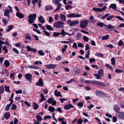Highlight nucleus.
Masks as SVG:
<instances>
[{"label": "nucleus", "instance_id": "nucleus-1", "mask_svg": "<svg viewBox=\"0 0 124 124\" xmlns=\"http://www.w3.org/2000/svg\"><path fill=\"white\" fill-rule=\"evenodd\" d=\"M63 22L61 21H58L56 22L53 25L54 27L57 28H60L61 29H63L64 28Z\"/></svg>", "mask_w": 124, "mask_h": 124}, {"label": "nucleus", "instance_id": "nucleus-2", "mask_svg": "<svg viewBox=\"0 0 124 124\" xmlns=\"http://www.w3.org/2000/svg\"><path fill=\"white\" fill-rule=\"evenodd\" d=\"M36 16V14H33L30 15L28 17L29 19L28 21L30 23H33L34 20H35Z\"/></svg>", "mask_w": 124, "mask_h": 124}, {"label": "nucleus", "instance_id": "nucleus-3", "mask_svg": "<svg viewBox=\"0 0 124 124\" xmlns=\"http://www.w3.org/2000/svg\"><path fill=\"white\" fill-rule=\"evenodd\" d=\"M88 23V22L87 20H82L80 22V26L83 29L85 28Z\"/></svg>", "mask_w": 124, "mask_h": 124}, {"label": "nucleus", "instance_id": "nucleus-4", "mask_svg": "<svg viewBox=\"0 0 124 124\" xmlns=\"http://www.w3.org/2000/svg\"><path fill=\"white\" fill-rule=\"evenodd\" d=\"M107 8V7L106 6H104L101 8H93V10L96 11L98 12H101L103 11H105Z\"/></svg>", "mask_w": 124, "mask_h": 124}, {"label": "nucleus", "instance_id": "nucleus-5", "mask_svg": "<svg viewBox=\"0 0 124 124\" xmlns=\"http://www.w3.org/2000/svg\"><path fill=\"white\" fill-rule=\"evenodd\" d=\"M26 48L28 51L36 52H37V49L36 48H32L29 46H27L26 47Z\"/></svg>", "mask_w": 124, "mask_h": 124}, {"label": "nucleus", "instance_id": "nucleus-6", "mask_svg": "<svg viewBox=\"0 0 124 124\" xmlns=\"http://www.w3.org/2000/svg\"><path fill=\"white\" fill-rule=\"evenodd\" d=\"M25 78L27 80L29 81L30 83L31 82L32 75L30 74L27 73L25 75Z\"/></svg>", "mask_w": 124, "mask_h": 124}, {"label": "nucleus", "instance_id": "nucleus-7", "mask_svg": "<svg viewBox=\"0 0 124 124\" xmlns=\"http://www.w3.org/2000/svg\"><path fill=\"white\" fill-rule=\"evenodd\" d=\"M45 66L46 68L49 69H51L54 68L56 66L55 64H51L46 65Z\"/></svg>", "mask_w": 124, "mask_h": 124}, {"label": "nucleus", "instance_id": "nucleus-8", "mask_svg": "<svg viewBox=\"0 0 124 124\" xmlns=\"http://www.w3.org/2000/svg\"><path fill=\"white\" fill-rule=\"evenodd\" d=\"M36 85L39 86H43V82L42 79L40 78L38 81L36 83Z\"/></svg>", "mask_w": 124, "mask_h": 124}, {"label": "nucleus", "instance_id": "nucleus-9", "mask_svg": "<svg viewBox=\"0 0 124 124\" xmlns=\"http://www.w3.org/2000/svg\"><path fill=\"white\" fill-rule=\"evenodd\" d=\"M96 95L98 96L102 97L103 96V95L104 94V93L100 91H97L95 92Z\"/></svg>", "mask_w": 124, "mask_h": 124}, {"label": "nucleus", "instance_id": "nucleus-10", "mask_svg": "<svg viewBox=\"0 0 124 124\" xmlns=\"http://www.w3.org/2000/svg\"><path fill=\"white\" fill-rule=\"evenodd\" d=\"M79 23V21L78 20L73 21L70 24L71 26H74L78 24Z\"/></svg>", "mask_w": 124, "mask_h": 124}, {"label": "nucleus", "instance_id": "nucleus-11", "mask_svg": "<svg viewBox=\"0 0 124 124\" xmlns=\"http://www.w3.org/2000/svg\"><path fill=\"white\" fill-rule=\"evenodd\" d=\"M74 107V106L72 105L69 104H67L64 106V108L66 110H69L70 109V108H73Z\"/></svg>", "mask_w": 124, "mask_h": 124}, {"label": "nucleus", "instance_id": "nucleus-12", "mask_svg": "<svg viewBox=\"0 0 124 124\" xmlns=\"http://www.w3.org/2000/svg\"><path fill=\"white\" fill-rule=\"evenodd\" d=\"M109 7L111 8L114 11H116L117 10V6L115 3L111 4L109 6Z\"/></svg>", "mask_w": 124, "mask_h": 124}, {"label": "nucleus", "instance_id": "nucleus-13", "mask_svg": "<svg viewBox=\"0 0 124 124\" xmlns=\"http://www.w3.org/2000/svg\"><path fill=\"white\" fill-rule=\"evenodd\" d=\"M39 21L41 23H43L45 22V20L42 16H40L38 18Z\"/></svg>", "mask_w": 124, "mask_h": 124}, {"label": "nucleus", "instance_id": "nucleus-14", "mask_svg": "<svg viewBox=\"0 0 124 124\" xmlns=\"http://www.w3.org/2000/svg\"><path fill=\"white\" fill-rule=\"evenodd\" d=\"M25 38L26 39H29V41H31L32 40L31 39V37L30 34L28 33H26L24 34Z\"/></svg>", "mask_w": 124, "mask_h": 124}, {"label": "nucleus", "instance_id": "nucleus-15", "mask_svg": "<svg viewBox=\"0 0 124 124\" xmlns=\"http://www.w3.org/2000/svg\"><path fill=\"white\" fill-rule=\"evenodd\" d=\"M117 116L120 118H124V113L123 112H119L117 114Z\"/></svg>", "mask_w": 124, "mask_h": 124}, {"label": "nucleus", "instance_id": "nucleus-16", "mask_svg": "<svg viewBox=\"0 0 124 124\" xmlns=\"http://www.w3.org/2000/svg\"><path fill=\"white\" fill-rule=\"evenodd\" d=\"M27 68L34 69H39V67H38L31 65L27 66Z\"/></svg>", "mask_w": 124, "mask_h": 124}, {"label": "nucleus", "instance_id": "nucleus-17", "mask_svg": "<svg viewBox=\"0 0 124 124\" xmlns=\"http://www.w3.org/2000/svg\"><path fill=\"white\" fill-rule=\"evenodd\" d=\"M16 15L17 17L20 18H23L24 17V15L20 12L16 13Z\"/></svg>", "mask_w": 124, "mask_h": 124}, {"label": "nucleus", "instance_id": "nucleus-18", "mask_svg": "<svg viewBox=\"0 0 124 124\" xmlns=\"http://www.w3.org/2000/svg\"><path fill=\"white\" fill-rule=\"evenodd\" d=\"M61 20L64 22L66 21V16L63 14H61L60 17Z\"/></svg>", "mask_w": 124, "mask_h": 124}, {"label": "nucleus", "instance_id": "nucleus-19", "mask_svg": "<svg viewBox=\"0 0 124 124\" xmlns=\"http://www.w3.org/2000/svg\"><path fill=\"white\" fill-rule=\"evenodd\" d=\"M54 95L56 96L62 97V95L60 94V92L59 91L58 92L57 90H56L55 91Z\"/></svg>", "mask_w": 124, "mask_h": 124}, {"label": "nucleus", "instance_id": "nucleus-20", "mask_svg": "<svg viewBox=\"0 0 124 124\" xmlns=\"http://www.w3.org/2000/svg\"><path fill=\"white\" fill-rule=\"evenodd\" d=\"M10 116V114L8 112H6L4 115V117L7 120L9 118Z\"/></svg>", "mask_w": 124, "mask_h": 124}, {"label": "nucleus", "instance_id": "nucleus-21", "mask_svg": "<svg viewBox=\"0 0 124 124\" xmlns=\"http://www.w3.org/2000/svg\"><path fill=\"white\" fill-rule=\"evenodd\" d=\"M40 96L41 97V99L39 100V101L40 102H41L45 100L46 98L43 94H41L40 95Z\"/></svg>", "mask_w": 124, "mask_h": 124}, {"label": "nucleus", "instance_id": "nucleus-22", "mask_svg": "<svg viewBox=\"0 0 124 124\" xmlns=\"http://www.w3.org/2000/svg\"><path fill=\"white\" fill-rule=\"evenodd\" d=\"M13 26L12 25H11L8 26L6 29V31L7 32H9L11 30L13 29Z\"/></svg>", "mask_w": 124, "mask_h": 124}, {"label": "nucleus", "instance_id": "nucleus-23", "mask_svg": "<svg viewBox=\"0 0 124 124\" xmlns=\"http://www.w3.org/2000/svg\"><path fill=\"white\" fill-rule=\"evenodd\" d=\"M82 37L81 34L80 33H77L76 35V38L78 40L80 39Z\"/></svg>", "mask_w": 124, "mask_h": 124}, {"label": "nucleus", "instance_id": "nucleus-24", "mask_svg": "<svg viewBox=\"0 0 124 124\" xmlns=\"http://www.w3.org/2000/svg\"><path fill=\"white\" fill-rule=\"evenodd\" d=\"M36 118L38 121H41L42 120V118L41 116L39 115H37L36 116Z\"/></svg>", "mask_w": 124, "mask_h": 124}, {"label": "nucleus", "instance_id": "nucleus-25", "mask_svg": "<svg viewBox=\"0 0 124 124\" xmlns=\"http://www.w3.org/2000/svg\"><path fill=\"white\" fill-rule=\"evenodd\" d=\"M55 109L52 106H50L49 107L48 110L52 112H53L55 110Z\"/></svg>", "mask_w": 124, "mask_h": 124}, {"label": "nucleus", "instance_id": "nucleus-26", "mask_svg": "<svg viewBox=\"0 0 124 124\" xmlns=\"http://www.w3.org/2000/svg\"><path fill=\"white\" fill-rule=\"evenodd\" d=\"M9 13V10H6L5 11V13H4V15L5 16H8V18H9L10 16L9 15H8Z\"/></svg>", "mask_w": 124, "mask_h": 124}, {"label": "nucleus", "instance_id": "nucleus-27", "mask_svg": "<svg viewBox=\"0 0 124 124\" xmlns=\"http://www.w3.org/2000/svg\"><path fill=\"white\" fill-rule=\"evenodd\" d=\"M114 109L116 112H118L119 111L120 109L118 106L117 105H115L114 107Z\"/></svg>", "mask_w": 124, "mask_h": 124}, {"label": "nucleus", "instance_id": "nucleus-28", "mask_svg": "<svg viewBox=\"0 0 124 124\" xmlns=\"http://www.w3.org/2000/svg\"><path fill=\"white\" fill-rule=\"evenodd\" d=\"M98 73L100 75V76H101L104 75V72L103 70L102 69H101L99 70Z\"/></svg>", "mask_w": 124, "mask_h": 124}, {"label": "nucleus", "instance_id": "nucleus-29", "mask_svg": "<svg viewBox=\"0 0 124 124\" xmlns=\"http://www.w3.org/2000/svg\"><path fill=\"white\" fill-rule=\"evenodd\" d=\"M46 28L49 30L53 31L54 30L53 28L50 25L46 24Z\"/></svg>", "mask_w": 124, "mask_h": 124}, {"label": "nucleus", "instance_id": "nucleus-30", "mask_svg": "<svg viewBox=\"0 0 124 124\" xmlns=\"http://www.w3.org/2000/svg\"><path fill=\"white\" fill-rule=\"evenodd\" d=\"M38 53L39 54L40 56H44L45 54V53L43 52V51L41 50L38 51Z\"/></svg>", "mask_w": 124, "mask_h": 124}, {"label": "nucleus", "instance_id": "nucleus-31", "mask_svg": "<svg viewBox=\"0 0 124 124\" xmlns=\"http://www.w3.org/2000/svg\"><path fill=\"white\" fill-rule=\"evenodd\" d=\"M4 63L5 65V66L6 67H8L9 65V62L7 60H6L5 61Z\"/></svg>", "mask_w": 124, "mask_h": 124}, {"label": "nucleus", "instance_id": "nucleus-32", "mask_svg": "<svg viewBox=\"0 0 124 124\" xmlns=\"http://www.w3.org/2000/svg\"><path fill=\"white\" fill-rule=\"evenodd\" d=\"M4 88L5 89V90L6 92L9 93L10 92V91L9 90V87L5 85V86Z\"/></svg>", "mask_w": 124, "mask_h": 124}, {"label": "nucleus", "instance_id": "nucleus-33", "mask_svg": "<svg viewBox=\"0 0 124 124\" xmlns=\"http://www.w3.org/2000/svg\"><path fill=\"white\" fill-rule=\"evenodd\" d=\"M109 36L108 35H107L105 36H102V39L103 40H107L109 38Z\"/></svg>", "mask_w": 124, "mask_h": 124}, {"label": "nucleus", "instance_id": "nucleus-34", "mask_svg": "<svg viewBox=\"0 0 124 124\" xmlns=\"http://www.w3.org/2000/svg\"><path fill=\"white\" fill-rule=\"evenodd\" d=\"M95 55L98 57H101L102 58L104 56V55L103 54L100 53H96L95 54Z\"/></svg>", "mask_w": 124, "mask_h": 124}, {"label": "nucleus", "instance_id": "nucleus-35", "mask_svg": "<svg viewBox=\"0 0 124 124\" xmlns=\"http://www.w3.org/2000/svg\"><path fill=\"white\" fill-rule=\"evenodd\" d=\"M67 16L68 18H75V14L74 13H73L71 14H68L67 15Z\"/></svg>", "mask_w": 124, "mask_h": 124}, {"label": "nucleus", "instance_id": "nucleus-36", "mask_svg": "<svg viewBox=\"0 0 124 124\" xmlns=\"http://www.w3.org/2000/svg\"><path fill=\"white\" fill-rule=\"evenodd\" d=\"M100 83H101V82L95 80L93 81V84H96L98 85H100Z\"/></svg>", "mask_w": 124, "mask_h": 124}, {"label": "nucleus", "instance_id": "nucleus-37", "mask_svg": "<svg viewBox=\"0 0 124 124\" xmlns=\"http://www.w3.org/2000/svg\"><path fill=\"white\" fill-rule=\"evenodd\" d=\"M83 39L84 41L85 42H87L89 40V38L86 36H84Z\"/></svg>", "mask_w": 124, "mask_h": 124}, {"label": "nucleus", "instance_id": "nucleus-38", "mask_svg": "<svg viewBox=\"0 0 124 124\" xmlns=\"http://www.w3.org/2000/svg\"><path fill=\"white\" fill-rule=\"evenodd\" d=\"M34 104V109L35 110H37L38 108V105L35 102L33 103Z\"/></svg>", "mask_w": 124, "mask_h": 124}, {"label": "nucleus", "instance_id": "nucleus-39", "mask_svg": "<svg viewBox=\"0 0 124 124\" xmlns=\"http://www.w3.org/2000/svg\"><path fill=\"white\" fill-rule=\"evenodd\" d=\"M15 91L16 93V94H21L22 93V90L21 89H20L17 90H16Z\"/></svg>", "mask_w": 124, "mask_h": 124}, {"label": "nucleus", "instance_id": "nucleus-40", "mask_svg": "<svg viewBox=\"0 0 124 124\" xmlns=\"http://www.w3.org/2000/svg\"><path fill=\"white\" fill-rule=\"evenodd\" d=\"M97 25L99 26L100 27H102L103 26H106V25L103 23H98L97 24Z\"/></svg>", "mask_w": 124, "mask_h": 124}, {"label": "nucleus", "instance_id": "nucleus-41", "mask_svg": "<svg viewBox=\"0 0 124 124\" xmlns=\"http://www.w3.org/2000/svg\"><path fill=\"white\" fill-rule=\"evenodd\" d=\"M15 45L17 47H19L20 48H22L24 47V46L21 45L20 44H19L17 43Z\"/></svg>", "mask_w": 124, "mask_h": 124}, {"label": "nucleus", "instance_id": "nucleus-42", "mask_svg": "<svg viewBox=\"0 0 124 124\" xmlns=\"http://www.w3.org/2000/svg\"><path fill=\"white\" fill-rule=\"evenodd\" d=\"M75 80V78H73L71 79L70 80L66 82V83L69 84L71 83L72 82Z\"/></svg>", "mask_w": 124, "mask_h": 124}, {"label": "nucleus", "instance_id": "nucleus-43", "mask_svg": "<svg viewBox=\"0 0 124 124\" xmlns=\"http://www.w3.org/2000/svg\"><path fill=\"white\" fill-rule=\"evenodd\" d=\"M52 2L57 5H59V4H61L57 0H53Z\"/></svg>", "mask_w": 124, "mask_h": 124}, {"label": "nucleus", "instance_id": "nucleus-44", "mask_svg": "<svg viewBox=\"0 0 124 124\" xmlns=\"http://www.w3.org/2000/svg\"><path fill=\"white\" fill-rule=\"evenodd\" d=\"M58 5V7L56 8V9L54 11L55 12L59 10L61 8V4H59V5Z\"/></svg>", "mask_w": 124, "mask_h": 124}, {"label": "nucleus", "instance_id": "nucleus-45", "mask_svg": "<svg viewBox=\"0 0 124 124\" xmlns=\"http://www.w3.org/2000/svg\"><path fill=\"white\" fill-rule=\"evenodd\" d=\"M51 116H44V120H46L47 119H51Z\"/></svg>", "mask_w": 124, "mask_h": 124}, {"label": "nucleus", "instance_id": "nucleus-46", "mask_svg": "<svg viewBox=\"0 0 124 124\" xmlns=\"http://www.w3.org/2000/svg\"><path fill=\"white\" fill-rule=\"evenodd\" d=\"M52 7L49 5H48L46 6V9L47 10H49L51 9H52Z\"/></svg>", "mask_w": 124, "mask_h": 124}, {"label": "nucleus", "instance_id": "nucleus-47", "mask_svg": "<svg viewBox=\"0 0 124 124\" xmlns=\"http://www.w3.org/2000/svg\"><path fill=\"white\" fill-rule=\"evenodd\" d=\"M111 63L113 65H115V58L114 57H113L111 59Z\"/></svg>", "mask_w": 124, "mask_h": 124}, {"label": "nucleus", "instance_id": "nucleus-48", "mask_svg": "<svg viewBox=\"0 0 124 124\" xmlns=\"http://www.w3.org/2000/svg\"><path fill=\"white\" fill-rule=\"evenodd\" d=\"M94 75L96 77V78L97 79H99L101 78V76H100L98 73L95 74Z\"/></svg>", "mask_w": 124, "mask_h": 124}, {"label": "nucleus", "instance_id": "nucleus-49", "mask_svg": "<svg viewBox=\"0 0 124 124\" xmlns=\"http://www.w3.org/2000/svg\"><path fill=\"white\" fill-rule=\"evenodd\" d=\"M84 103L83 102H79L78 104V105L79 107H82L83 106Z\"/></svg>", "mask_w": 124, "mask_h": 124}, {"label": "nucleus", "instance_id": "nucleus-50", "mask_svg": "<svg viewBox=\"0 0 124 124\" xmlns=\"http://www.w3.org/2000/svg\"><path fill=\"white\" fill-rule=\"evenodd\" d=\"M83 121L81 118L79 119L77 123L78 124H82Z\"/></svg>", "mask_w": 124, "mask_h": 124}, {"label": "nucleus", "instance_id": "nucleus-51", "mask_svg": "<svg viewBox=\"0 0 124 124\" xmlns=\"http://www.w3.org/2000/svg\"><path fill=\"white\" fill-rule=\"evenodd\" d=\"M53 101V98H49L47 100V102L51 104L52 103V101Z\"/></svg>", "mask_w": 124, "mask_h": 124}, {"label": "nucleus", "instance_id": "nucleus-52", "mask_svg": "<svg viewBox=\"0 0 124 124\" xmlns=\"http://www.w3.org/2000/svg\"><path fill=\"white\" fill-rule=\"evenodd\" d=\"M60 34L58 32H54L53 36H54L57 37Z\"/></svg>", "mask_w": 124, "mask_h": 124}, {"label": "nucleus", "instance_id": "nucleus-53", "mask_svg": "<svg viewBox=\"0 0 124 124\" xmlns=\"http://www.w3.org/2000/svg\"><path fill=\"white\" fill-rule=\"evenodd\" d=\"M73 48H75V49H77L78 48V47L77 46V43L76 42H74L72 46Z\"/></svg>", "mask_w": 124, "mask_h": 124}, {"label": "nucleus", "instance_id": "nucleus-54", "mask_svg": "<svg viewBox=\"0 0 124 124\" xmlns=\"http://www.w3.org/2000/svg\"><path fill=\"white\" fill-rule=\"evenodd\" d=\"M17 108V106L14 104H13L11 107V109L12 110H15Z\"/></svg>", "mask_w": 124, "mask_h": 124}, {"label": "nucleus", "instance_id": "nucleus-55", "mask_svg": "<svg viewBox=\"0 0 124 124\" xmlns=\"http://www.w3.org/2000/svg\"><path fill=\"white\" fill-rule=\"evenodd\" d=\"M72 8V7L69 5H67L65 7V8L67 10H68L70 8Z\"/></svg>", "mask_w": 124, "mask_h": 124}, {"label": "nucleus", "instance_id": "nucleus-56", "mask_svg": "<svg viewBox=\"0 0 124 124\" xmlns=\"http://www.w3.org/2000/svg\"><path fill=\"white\" fill-rule=\"evenodd\" d=\"M84 82L86 83L93 84V81H92L91 80H85Z\"/></svg>", "mask_w": 124, "mask_h": 124}, {"label": "nucleus", "instance_id": "nucleus-57", "mask_svg": "<svg viewBox=\"0 0 124 124\" xmlns=\"http://www.w3.org/2000/svg\"><path fill=\"white\" fill-rule=\"evenodd\" d=\"M4 89L3 86H0V92L1 93H2L3 92Z\"/></svg>", "mask_w": 124, "mask_h": 124}, {"label": "nucleus", "instance_id": "nucleus-58", "mask_svg": "<svg viewBox=\"0 0 124 124\" xmlns=\"http://www.w3.org/2000/svg\"><path fill=\"white\" fill-rule=\"evenodd\" d=\"M65 118H60L58 119V120L61 122V123H62L63 121H64Z\"/></svg>", "mask_w": 124, "mask_h": 124}, {"label": "nucleus", "instance_id": "nucleus-59", "mask_svg": "<svg viewBox=\"0 0 124 124\" xmlns=\"http://www.w3.org/2000/svg\"><path fill=\"white\" fill-rule=\"evenodd\" d=\"M43 31L46 35L48 36H50V34L49 32L47 31Z\"/></svg>", "mask_w": 124, "mask_h": 124}, {"label": "nucleus", "instance_id": "nucleus-60", "mask_svg": "<svg viewBox=\"0 0 124 124\" xmlns=\"http://www.w3.org/2000/svg\"><path fill=\"white\" fill-rule=\"evenodd\" d=\"M60 35H65V32L64 29H62L61 30V33H60Z\"/></svg>", "mask_w": 124, "mask_h": 124}, {"label": "nucleus", "instance_id": "nucleus-61", "mask_svg": "<svg viewBox=\"0 0 124 124\" xmlns=\"http://www.w3.org/2000/svg\"><path fill=\"white\" fill-rule=\"evenodd\" d=\"M2 50L5 51V53H7L8 52V51L7 49V47L6 46H4L2 48Z\"/></svg>", "mask_w": 124, "mask_h": 124}, {"label": "nucleus", "instance_id": "nucleus-62", "mask_svg": "<svg viewBox=\"0 0 124 124\" xmlns=\"http://www.w3.org/2000/svg\"><path fill=\"white\" fill-rule=\"evenodd\" d=\"M114 17L113 16L111 15L107 18V20L108 21L110 20L112 18H113Z\"/></svg>", "mask_w": 124, "mask_h": 124}, {"label": "nucleus", "instance_id": "nucleus-63", "mask_svg": "<svg viewBox=\"0 0 124 124\" xmlns=\"http://www.w3.org/2000/svg\"><path fill=\"white\" fill-rule=\"evenodd\" d=\"M106 26L108 27V28L109 29L113 28L114 27L111 24H109L108 25H106Z\"/></svg>", "mask_w": 124, "mask_h": 124}, {"label": "nucleus", "instance_id": "nucleus-64", "mask_svg": "<svg viewBox=\"0 0 124 124\" xmlns=\"http://www.w3.org/2000/svg\"><path fill=\"white\" fill-rule=\"evenodd\" d=\"M123 44V41L121 40H120L118 43V45L119 46H121Z\"/></svg>", "mask_w": 124, "mask_h": 124}]
</instances>
